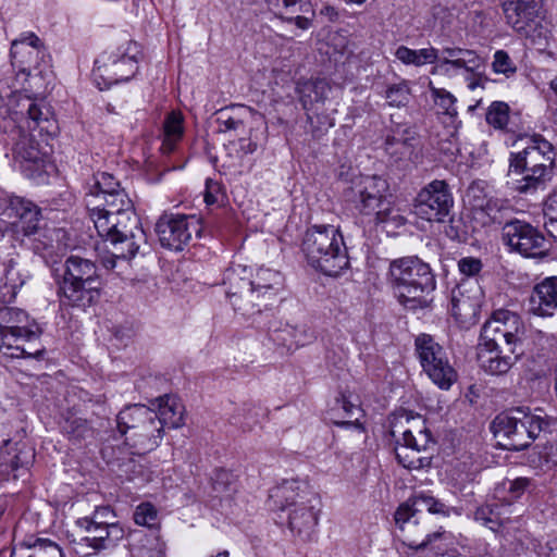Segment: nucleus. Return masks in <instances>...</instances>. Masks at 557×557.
<instances>
[{
  "mask_svg": "<svg viewBox=\"0 0 557 557\" xmlns=\"http://www.w3.org/2000/svg\"><path fill=\"white\" fill-rule=\"evenodd\" d=\"M389 185L379 175H361L344 189L345 202L361 218L379 224L405 225L400 210L388 199Z\"/></svg>",
  "mask_w": 557,
  "mask_h": 557,
  "instance_id": "f257e3e1",
  "label": "nucleus"
},
{
  "mask_svg": "<svg viewBox=\"0 0 557 557\" xmlns=\"http://www.w3.org/2000/svg\"><path fill=\"white\" fill-rule=\"evenodd\" d=\"M556 153L553 145L542 136H534L518 152H511L508 175H521L515 189L520 194H533L545 187L553 175Z\"/></svg>",
  "mask_w": 557,
  "mask_h": 557,
  "instance_id": "f03ea898",
  "label": "nucleus"
},
{
  "mask_svg": "<svg viewBox=\"0 0 557 557\" xmlns=\"http://www.w3.org/2000/svg\"><path fill=\"white\" fill-rule=\"evenodd\" d=\"M389 280L398 301L409 310L428 307L429 295L436 287L430 265L417 257L392 261Z\"/></svg>",
  "mask_w": 557,
  "mask_h": 557,
  "instance_id": "7ed1b4c3",
  "label": "nucleus"
},
{
  "mask_svg": "<svg viewBox=\"0 0 557 557\" xmlns=\"http://www.w3.org/2000/svg\"><path fill=\"white\" fill-rule=\"evenodd\" d=\"M59 270L61 280L57 281V294L61 306L85 309L99 299L101 283L95 262L70 256L55 272Z\"/></svg>",
  "mask_w": 557,
  "mask_h": 557,
  "instance_id": "20e7f679",
  "label": "nucleus"
},
{
  "mask_svg": "<svg viewBox=\"0 0 557 557\" xmlns=\"http://www.w3.org/2000/svg\"><path fill=\"white\" fill-rule=\"evenodd\" d=\"M301 251L309 265L329 276L338 275L349 264L343 234L331 224L309 227L302 238Z\"/></svg>",
  "mask_w": 557,
  "mask_h": 557,
  "instance_id": "39448f33",
  "label": "nucleus"
},
{
  "mask_svg": "<svg viewBox=\"0 0 557 557\" xmlns=\"http://www.w3.org/2000/svg\"><path fill=\"white\" fill-rule=\"evenodd\" d=\"M396 440L395 455L407 469H421L430 465V458L420 456L432 441V435L421 416L403 412L394 418L391 429Z\"/></svg>",
  "mask_w": 557,
  "mask_h": 557,
  "instance_id": "423d86ee",
  "label": "nucleus"
},
{
  "mask_svg": "<svg viewBox=\"0 0 557 557\" xmlns=\"http://www.w3.org/2000/svg\"><path fill=\"white\" fill-rule=\"evenodd\" d=\"M555 422L542 409L533 413L517 409L513 414H498L491 429L504 449L518 451L529 447L541 432Z\"/></svg>",
  "mask_w": 557,
  "mask_h": 557,
  "instance_id": "0eeeda50",
  "label": "nucleus"
},
{
  "mask_svg": "<svg viewBox=\"0 0 557 557\" xmlns=\"http://www.w3.org/2000/svg\"><path fill=\"white\" fill-rule=\"evenodd\" d=\"M116 425L135 455L153 450L162 437V425L156 411L145 405L125 407L116 417Z\"/></svg>",
  "mask_w": 557,
  "mask_h": 557,
  "instance_id": "6e6552de",
  "label": "nucleus"
},
{
  "mask_svg": "<svg viewBox=\"0 0 557 557\" xmlns=\"http://www.w3.org/2000/svg\"><path fill=\"white\" fill-rule=\"evenodd\" d=\"M98 235L109 242L116 257L134 258L147 245V236L134 210L117 215L94 218Z\"/></svg>",
  "mask_w": 557,
  "mask_h": 557,
  "instance_id": "1a4fd4ad",
  "label": "nucleus"
},
{
  "mask_svg": "<svg viewBox=\"0 0 557 557\" xmlns=\"http://www.w3.org/2000/svg\"><path fill=\"white\" fill-rule=\"evenodd\" d=\"M28 314L18 308H0V349L11 350L10 356L15 358H34L40 360L44 358L46 349L38 348L35 351H28L22 342H36L37 331L28 327Z\"/></svg>",
  "mask_w": 557,
  "mask_h": 557,
  "instance_id": "9d476101",
  "label": "nucleus"
},
{
  "mask_svg": "<svg viewBox=\"0 0 557 557\" xmlns=\"http://www.w3.org/2000/svg\"><path fill=\"white\" fill-rule=\"evenodd\" d=\"M416 351L424 372L442 389L457 380V372L449 363L444 348L429 334H420L414 341Z\"/></svg>",
  "mask_w": 557,
  "mask_h": 557,
  "instance_id": "9b49d317",
  "label": "nucleus"
},
{
  "mask_svg": "<svg viewBox=\"0 0 557 557\" xmlns=\"http://www.w3.org/2000/svg\"><path fill=\"white\" fill-rule=\"evenodd\" d=\"M139 49L136 42L127 41L115 51L106 52L95 62V75L106 86L131 79L138 69Z\"/></svg>",
  "mask_w": 557,
  "mask_h": 557,
  "instance_id": "f8f14e48",
  "label": "nucleus"
},
{
  "mask_svg": "<svg viewBox=\"0 0 557 557\" xmlns=\"http://www.w3.org/2000/svg\"><path fill=\"white\" fill-rule=\"evenodd\" d=\"M454 206V197L446 181L434 180L418 193L413 212L429 222H444Z\"/></svg>",
  "mask_w": 557,
  "mask_h": 557,
  "instance_id": "ddd939ff",
  "label": "nucleus"
},
{
  "mask_svg": "<svg viewBox=\"0 0 557 557\" xmlns=\"http://www.w3.org/2000/svg\"><path fill=\"white\" fill-rule=\"evenodd\" d=\"M156 232L162 247L183 250L193 236L199 237L202 232L201 221L197 215L164 214L157 224Z\"/></svg>",
  "mask_w": 557,
  "mask_h": 557,
  "instance_id": "4468645a",
  "label": "nucleus"
},
{
  "mask_svg": "<svg viewBox=\"0 0 557 557\" xmlns=\"http://www.w3.org/2000/svg\"><path fill=\"white\" fill-rule=\"evenodd\" d=\"M250 271L243 264H232L225 270L223 285L233 308L247 317L261 312V305L255 304V290L251 288Z\"/></svg>",
  "mask_w": 557,
  "mask_h": 557,
  "instance_id": "2eb2a0df",
  "label": "nucleus"
},
{
  "mask_svg": "<svg viewBox=\"0 0 557 557\" xmlns=\"http://www.w3.org/2000/svg\"><path fill=\"white\" fill-rule=\"evenodd\" d=\"M503 242L511 251L527 258L543 257L546 253L545 237L533 225L518 219L510 220L502 228Z\"/></svg>",
  "mask_w": 557,
  "mask_h": 557,
  "instance_id": "dca6fc26",
  "label": "nucleus"
},
{
  "mask_svg": "<svg viewBox=\"0 0 557 557\" xmlns=\"http://www.w3.org/2000/svg\"><path fill=\"white\" fill-rule=\"evenodd\" d=\"M11 63L18 72L30 75L48 64V53L42 40L33 32L20 35L11 44Z\"/></svg>",
  "mask_w": 557,
  "mask_h": 557,
  "instance_id": "f3484780",
  "label": "nucleus"
},
{
  "mask_svg": "<svg viewBox=\"0 0 557 557\" xmlns=\"http://www.w3.org/2000/svg\"><path fill=\"white\" fill-rule=\"evenodd\" d=\"M420 507L413 504V497L401 504L395 512V522L403 532L404 543L411 549L422 550L425 548L434 549V542L442 537L441 532L426 533L423 539L424 530L417 525L416 515Z\"/></svg>",
  "mask_w": 557,
  "mask_h": 557,
  "instance_id": "a211bd4d",
  "label": "nucleus"
},
{
  "mask_svg": "<svg viewBox=\"0 0 557 557\" xmlns=\"http://www.w3.org/2000/svg\"><path fill=\"white\" fill-rule=\"evenodd\" d=\"M0 201L2 215L14 219L13 224H16L25 236L37 233L41 220V210L37 205L12 194H5Z\"/></svg>",
  "mask_w": 557,
  "mask_h": 557,
  "instance_id": "6ab92c4d",
  "label": "nucleus"
},
{
  "mask_svg": "<svg viewBox=\"0 0 557 557\" xmlns=\"http://www.w3.org/2000/svg\"><path fill=\"white\" fill-rule=\"evenodd\" d=\"M522 351L506 346L484 347L478 345V361L480 368L491 375H504L510 371L520 359Z\"/></svg>",
  "mask_w": 557,
  "mask_h": 557,
  "instance_id": "aec40b11",
  "label": "nucleus"
},
{
  "mask_svg": "<svg viewBox=\"0 0 557 557\" xmlns=\"http://www.w3.org/2000/svg\"><path fill=\"white\" fill-rule=\"evenodd\" d=\"M76 523L86 533L82 541L95 550L112 548L125 536L122 524L96 525L87 519H78Z\"/></svg>",
  "mask_w": 557,
  "mask_h": 557,
  "instance_id": "412c9836",
  "label": "nucleus"
},
{
  "mask_svg": "<svg viewBox=\"0 0 557 557\" xmlns=\"http://www.w3.org/2000/svg\"><path fill=\"white\" fill-rule=\"evenodd\" d=\"M417 141L414 131L398 126L386 136L384 149L394 162L414 161L418 158Z\"/></svg>",
  "mask_w": 557,
  "mask_h": 557,
  "instance_id": "4be33fe9",
  "label": "nucleus"
},
{
  "mask_svg": "<svg viewBox=\"0 0 557 557\" xmlns=\"http://www.w3.org/2000/svg\"><path fill=\"white\" fill-rule=\"evenodd\" d=\"M320 502L308 498L293 507L288 513V525L292 532L308 540L313 534L319 520Z\"/></svg>",
  "mask_w": 557,
  "mask_h": 557,
  "instance_id": "5701e85b",
  "label": "nucleus"
},
{
  "mask_svg": "<svg viewBox=\"0 0 557 557\" xmlns=\"http://www.w3.org/2000/svg\"><path fill=\"white\" fill-rule=\"evenodd\" d=\"M557 310V276L536 284L530 296V311L539 317H552Z\"/></svg>",
  "mask_w": 557,
  "mask_h": 557,
  "instance_id": "b1692460",
  "label": "nucleus"
},
{
  "mask_svg": "<svg viewBox=\"0 0 557 557\" xmlns=\"http://www.w3.org/2000/svg\"><path fill=\"white\" fill-rule=\"evenodd\" d=\"M541 0H507L503 11L507 23L517 32H522L540 13Z\"/></svg>",
  "mask_w": 557,
  "mask_h": 557,
  "instance_id": "393cba45",
  "label": "nucleus"
},
{
  "mask_svg": "<svg viewBox=\"0 0 557 557\" xmlns=\"http://www.w3.org/2000/svg\"><path fill=\"white\" fill-rule=\"evenodd\" d=\"M283 287V275L281 272L260 268L257 270L253 280H251V288L255 290V304H260L261 309L268 308L270 300Z\"/></svg>",
  "mask_w": 557,
  "mask_h": 557,
  "instance_id": "a878e982",
  "label": "nucleus"
},
{
  "mask_svg": "<svg viewBox=\"0 0 557 557\" xmlns=\"http://www.w3.org/2000/svg\"><path fill=\"white\" fill-rule=\"evenodd\" d=\"M297 94L302 108L307 111L308 121L313 124V114L310 112L318 109L329 98L332 87L326 79L304 81L297 84Z\"/></svg>",
  "mask_w": 557,
  "mask_h": 557,
  "instance_id": "bb28decb",
  "label": "nucleus"
},
{
  "mask_svg": "<svg viewBox=\"0 0 557 557\" xmlns=\"http://www.w3.org/2000/svg\"><path fill=\"white\" fill-rule=\"evenodd\" d=\"M27 277V272L17 262L9 260L4 265L3 275L0 277V300L2 302L13 301Z\"/></svg>",
  "mask_w": 557,
  "mask_h": 557,
  "instance_id": "cd10ccee",
  "label": "nucleus"
},
{
  "mask_svg": "<svg viewBox=\"0 0 557 557\" xmlns=\"http://www.w3.org/2000/svg\"><path fill=\"white\" fill-rule=\"evenodd\" d=\"M100 203L89 207V216L94 222L96 216L117 215L134 210L132 200L125 190H117L98 198Z\"/></svg>",
  "mask_w": 557,
  "mask_h": 557,
  "instance_id": "c85d7f7f",
  "label": "nucleus"
},
{
  "mask_svg": "<svg viewBox=\"0 0 557 557\" xmlns=\"http://www.w3.org/2000/svg\"><path fill=\"white\" fill-rule=\"evenodd\" d=\"M306 487V484L298 480H284L271 490L270 497L282 510L287 507L293 508L299 505L297 498H305Z\"/></svg>",
  "mask_w": 557,
  "mask_h": 557,
  "instance_id": "c756f323",
  "label": "nucleus"
},
{
  "mask_svg": "<svg viewBox=\"0 0 557 557\" xmlns=\"http://www.w3.org/2000/svg\"><path fill=\"white\" fill-rule=\"evenodd\" d=\"M27 115L29 128H39L48 134L54 133L57 122L50 106L44 100H28Z\"/></svg>",
  "mask_w": 557,
  "mask_h": 557,
  "instance_id": "7c9ffc66",
  "label": "nucleus"
},
{
  "mask_svg": "<svg viewBox=\"0 0 557 557\" xmlns=\"http://www.w3.org/2000/svg\"><path fill=\"white\" fill-rule=\"evenodd\" d=\"M154 404L157 405L158 411L156 413L162 430L164 426L176 429L183 424V406L175 397L164 395L157 398Z\"/></svg>",
  "mask_w": 557,
  "mask_h": 557,
  "instance_id": "2f4dec72",
  "label": "nucleus"
},
{
  "mask_svg": "<svg viewBox=\"0 0 557 557\" xmlns=\"http://www.w3.org/2000/svg\"><path fill=\"white\" fill-rule=\"evenodd\" d=\"M511 211L512 210L508 201L493 196L474 213L476 219H482V223L484 225L498 224L504 226L506 222H510L511 219H509V215Z\"/></svg>",
  "mask_w": 557,
  "mask_h": 557,
  "instance_id": "473e14b6",
  "label": "nucleus"
},
{
  "mask_svg": "<svg viewBox=\"0 0 557 557\" xmlns=\"http://www.w3.org/2000/svg\"><path fill=\"white\" fill-rule=\"evenodd\" d=\"M137 543L132 545L133 557H165V543L157 531L135 532Z\"/></svg>",
  "mask_w": 557,
  "mask_h": 557,
  "instance_id": "72a5a7b5",
  "label": "nucleus"
},
{
  "mask_svg": "<svg viewBox=\"0 0 557 557\" xmlns=\"http://www.w3.org/2000/svg\"><path fill=\"white\" fill-rule=\"evenodd\" d=\"M497 319L502 321L506 337V347L518 349L524 334V325L521 318L509 310H497Z\"/></svg>",
  "mask_w": 557,
  "mask_h": 557,
  "instance_id": "f704fd0d",
  "label": "nucleus"
},
{
  "mask_svg": "<svg viewBox=\"0 0 557 557\" xmlns=\"http://www.w3.org/2000/svg\"><path fill=\"white\" fill-rule=\"evenodd\" d=\"M395 57L401 63L414 66L432 64L440 59L438 50L433 47L414 50L406 46H399L395 51Z\"/></svg>",
  "mask_w": 557,
  "mask_h": 557,
  "instance_id": "c9c22d12",
  "label": "nucleus"
},
{
  "mask_svg": "<svg viewBox=\"0 0 557 557\" xmlns=\"http://www.w3.org/2000/svg\"><path fill=\"white\" fill-rule=\"evenodd\" d=\"M272 339L288 349H296L305 346L311 339V335L305 326L286 324L272 333Z\"/></svg>",
  "mask_w": 557,
  "mask_h": 557,
  "instance_id": "e433bc0d",
  "label": "nucleus"
},
{
  "mask_svg": "<svg viewBox=\"0 0 557 557\" xmlns=\"http://www.w3.org/2000/svg\"><path fill=\"white\" fill-rule=\"evenodd\" d=\"M183 121L181 112L172 111L168 114L163 125L164 139L161 147L164 152H171L176 143L181 140L184 133Z\"/></svg>",
  "mask_w": 557,
  "mask_h": 557,
  "instance_id": "4c0bfd02",
  "label": "nucleus"
},
{
  "mask_svg": "<svg viewBox=\"0 0 557 557\" xmlns=\"http://www.w3.org/2000/svg\"><path fill=\"white\" fill-rule=\"evenodd\" d=\"M17 157L24 171H29L30 175L40 174L45 171L47 158L35 145L29 144L27 146L20 147L17 150Z\"/></svg>",
  "mask_w": 557,
  "mask_h": 557,
  "instance_id": "58836bf2",
  "label": "nucleus"
},
{
  "mask_svg": "<svg viewBox=\"0 0 557 557\" xmlns=\"http://www.w3.org/2000/svg\"><path fill=\"white\" fill-rule=\"evenodd\" d=\"M479 345L484 347L506 346V337L502 321L497 319V310L481 330Z\"/></svg>",
  "mask_w": 557,
  "mask_h": 557,
  "instance_id": "ea45409f",
  "label": "nucleus"
},
{
  "mask_svg": "<svg viewBox=\"0 0 557 557\" xmlns=\"http://www.w3.org/2000/svg\"><path fill=\"white\" fill-rule=\"evenodd\" d=\"M267 4L275 16L284 21H287V17L294 14L309 11L307 0H267Z\"/></svg>",
  "mask_w": 557,
  "mask_h": 557,
  "instance_id": "a19ab883",
  "label": "nucleus"
},
{
  "mask_svg": "<svg viewBox=\"0 0 557 557\" xmlns=\"http://www.w3.org/2000/svg\"><path fill=\"white\" fill-rule=\"evenodd\" d=\"M440 60V69L445 73L449 72L448 66L454 69H463L467 73L478 72L482 67V59L474 52H465L458 59L442 58Z\"/></svg>",
  "mask_w": 557,
  "mask_h": 557,
  "instance_id": "79ce46f5",
  "label": "nucleus"
},
{
  "mask_svg": "<svg viewBox=\"0 0 557 557\" xmlns=\"http://www.w3.org/2000/svg\"><path fill=\"white\" fill-rule=\"evenodd\" d=\"M95 191L91 190L89 197L98 199L102 196L117 190H124L120 187V183L115 177L107 172L97 173L95 175ZM92 205V199L87 200V207Z\"/></svg>",
  "mask_w": 557,
  "mask_h": 557,
  "instance_id": "37998d69",
  "label": "nucleus"
},
{
  "mask_svg": "<svg viewBox=\"0 0 557 557\" xmlns=\"http://www.w3.org/2000/svg\"><path fill=\"white\" fill-rule=\"evenodd\" d=\"M492 197V189L485 181L473 182L466 191V200L474 212Z\"/></svg>",
  "mask_w": 557,
  "mask_h": 557,
  "instance_id": "c03bdc74",
  "label": "nucleus"
},
{
  "mask_svg": "<svg viewBox=\"0 0 557 557\" xmlns=\"http://www.w3.org/2000/svg\"><path fill=\"white\" fill-rule=\"evenodd\" d=\"M62 432L70 438L82 440L89 435L91 429L86 419L69 413L61 423Z\"/></svg>",
  "mask_w": 557,
  "mask_h": 557,
  "instance_id": "a18cd8bd",
  "label": "nucleus"
},
{
  "mask_svg": "<svg viewBox=\"0 0 557 557\" xmlns=\"http://www.w3.org/2000/svg\"><path fill=\"white\" fill-rule=\"evenodd\" d=\"M429 88L435 104L442 109L443 113L451 117L457 116L456 97L444 88L435 87L432 82H430Z\"/></svg>",
  "mask_w": 557,
  "mask_h": 557,
  "instance_id": "49530a36",
  "label": "nucleus"
},
{
  "mask_svg": "<svg viewBox=\"0 0 557 557\" xmlns=\"http://www.w3.org/2000/svg\"><path fill=\"white\" fill-rule=\"evenodd\" d=\"M413 504L420 507V511L425 509L428 512L433 515H442L448 517L451 512L458 513L456 508L448 507L440 499L425 494L413 496Z\"/></svg>",
  "mask_w": 557,
  "mask_h": 557,
  "instance_id": "de8ad7c7",
  "label": "nucleus"
},
{
  "mask_svg": "<svg viewBox=\"0 0 557 557\" xmlns=\"http://www.w3.org/2000/svg\"><path fill=\"white\" fill-rule=\"evenodd\" d=\"M240 111L247 112V108L244 106L232 107L231 109H223L219 111V116L216 117V122L220 125L221 131H231L237 129L243 125V120L240 119Z\"/></svg>",
  "mask_w": 557,
  "mask_h": 557,
  "instance_id": "09e8293b",
  "label": "nucleus"
},
{
  "mask_svg": "<svg viewBox=\"0 0 557 557\" xmlns=\"http://www.w3.org/2000/svg\"><path fill=\"white\" fill-rule=\"evenodd\" d=\"M385 98L391 107H405L410 100V88L406 83L392 85L387 87Z\"/></svg>",
  "mask_w": 557,
  "mask_h": 557,
  "instance_id": "8fccbe9b",
  "label": "nucleus"
},
{
  "mask_svg": "<svg viewBox=\"0 0 557 557\" xmlns=\"http://www.w3.org/2000/svg\"><path fill=\"white\" fill-rule=\"evenodd\" d=\"M509 107L505 102H493L486 113V122L495 128H504L509 120Z\"/></svg>",
  "mask_w": 557,
  "mask_h": 557,
  "instance_id": "3c124183",
  "label": "nucleus"
},
{
  "mask_svg": "<svg viewBox=\"0 0 557 557\" xmlns=\"http://www.w3.org/2000/svg\"><path fill=\"white\" fill-rule=\"evenodd\" d=\"M157 520V510L150 503L138 505L134 512V521L138 525L151 528Z\"/></svg>",
  "mask_w": 557,
  "mask_h": 557,
  "instance_id": "603ef678",
  "label": "nucleus"
},
{
  "mask_svg": "<svg viewBox=\"0 0 557 557\" xmlns=\"http://www.w3.org/2000/svg\"><path fill=\"white\" fill-rule=\"evenodd\" d=\"M33 549V554L28 557H62L60 547L49 540L38 539Z\"/></svg>",
  "mask_w": 557,
  "mask_h": 557,
  "instance_id": "864d4df0",
  "label": "nucleus"
},
{
  "mask_svg": "<svg viewBox=\"0 0 557 557\" xmlns=\"http://www.w3.org/2000/svg\"><path fill=\"white\" fill-rule=\"evenodd\" d=\"M493 70L496 73L509 76L516 72L517 67L507 52L497 50L494 54Z\"/></svg>",
  "mask_w": 557,
  "mask_h": 557,
  "instance_id": "5fc2aeb1",
  "label": "nucleus"
},
{
  "mask_svg": "<svg viewBox=\"0 0 557 557\" xmlns=\"http://www.w3.org/2000/svg\"><path fill=\"white\" fill-rule=\"evenodd\" d=\"M91 524H120L115 521V515L109 506L98 507L91 517H85Z\"/></svg>",
  "mask_w": 557,
  "mask_h": 557,
  "instance_id": "6e6d98bb",
  "label": "nucleus"
},
{
  "mask_svg": "<svg viewBox=\"0 0 557 557\" xmlns=\"http://www.w3.org/2000/svg\"><path fill=\"white\" fill-rule=\"evenodd\" d=\"M342 409L346 413L349 420L337 422L338 425H357L359 417L361 416V408L358 405L352 404L346 397L338 400Z\"/></svg>",
  "mask_w": 557,
  "mask_h": 557,
  "instance_id": "4d7b16f0",
  "label": "nucleus"
},
{
  "mask_svg": "<svg viewBox=\"0 0 557 557\" xmlns=\"http://www.w3.org/2000/svg\"><path fill=\"white\" fill-rule=\"evenodd\" d=\"M482 268V261L474 257H465L458 261V269L460 273L468 277L478 275Z\"/></svg>",
  "mask_w": 557,
  "mask_h": 557,
  "instance_id": "13d9d810",
  "label": "nucleus"
},
{
  "mask_svg": "<svg viewBox=\"0 0 557 557\" xmlns=\"http://www.w3.org/2000/svg\"><path fill=\"white\" fill-rule=\"evenodd\" d=\"M222 197H223V194H222L221 185L218 182L208 178L206 181V189L203 193L205 202L208 206L216 205L220 202Z\"/></svg>",
  "mask_w": 557,
  "mask_h": 557,
  "instance_id": "bf43d9fd",
  "label": "nucleus"
},
{
  "mask_svg": "<svg viewBox=\"0 0 557 557\" xmlns=\"http://www.w3.org/2000/svg\"><path fill=\"white\" fill-rule=\"evenodd\" d=\"M545 228L552 224H557V191L552 193L544 203Z\"/></svg>",
  "mask_w": 557,
  "mask_h": 557,
  "instance_id": "052dcab7",
  "label": "nucleus"
},
{
  "mask_svg": "<svg viewBox=\"0 0 557 557\" xmlns=\"http://www.w3.org/2000/svg\"><path fill=\"white\" fill-rule=\"evenodd\" d=\"M253 410V407L250 405H245L237 410V413L232 417V423L239 424L244 429H250L252 423L256 421H250L248 414Z\"/></svg>",
  "mask_w": 557,
  "mask_h": 557,
  "instance_id": "680f3d73",
  "label": "nucleus"
},
{
  "mask_svg": "<svg viewBox=\"0 0 557 557\" xmlns=\"http://www.w3.org/2000/svg\"><path fill=\"white\" fill-rule=\"evenodd\" d=\"M530 483L531 481L527 478H518L513 481H510L508 492L512 495L513 498H519L529 487Z\"/></svg>",
  "mask_w": 557,
  "mask_h": 557,
  "instance_id": "e2e57ef3",
  "label": "nucleus"
},
{
  "mask_svg": "<svg viewBox=\"0 0 557 557\" xmlns=\"http://www.w3.org/2000/svg\"><path fill=\"white\" fill-rule=\"evenodd\" d=\"M240 157L252 153L257 150V144L247 138H240L232 144Z\"/></svg>",
  "mask_w": 557,
  "mask_h": 557,
  "instance_id": "0e129e2a",
  "label": "nucleus"
},
{
  "mask_svg": "<svg viewBox=\"0 0 557 557\" xmlns=\"http://www.w3.org/2000/svg\"><path fill=\"white\" fill-rule=\"evenodd\" d=\"M231 474L227 471L221 470L216 473L213 488L214 491L222 493L228 490Z\"/></svg>",
  "mask_w": 557,
  "mask_h": 557,
  "instance_id": "69168bd1",
  "label": "nucleus"
},
{
  "mask_svg": "<svg viewBox=\"0 0 557 557\" xmlns=\"http://www.w3.org/2000/svg\"><path fill=\"white\" fill-rule=\"evenodd\" d=\"M495 508V505H483L476 508L474 511V520L482 525L488 521L490 518H492V512Z\"/></svg>",
  "mask_w": 557,
  "mask_h": 557,
  "instance_id": "338daca9",
  "label": "nucleus"
},
{
  "mask_svg": "<svg viewBox=\"0 0 557 557\" xmlns=\"http://www.w3.org/2000/svg\"><path fill=\"white\" fill-rule=\"evenodd\" d=\"M503 525V519L500 518V513L497 510V505H495V508L492 512V518L486 521L484 527L490 529L493 532H498Z\"/></svg>",
  "mask_w": 557,
  "mask_h": 557,
  "instance_id": "774afa93",
  "label": "nucleus"
}]
</instances>
